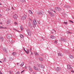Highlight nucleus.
<instances>
[{
	"mask_svg": "<svg viewBox=\"0 0 74 74\" xmlns=\"http://www.w3.org/2000/svg\"><path fill=\"white\" fill-rule=\"evenodd\" d=\"M58 56H62L61 53H58Z\"/></svg>",
	"mask_w": 74,
	"mask_h": 74,
	"instance_id": "2f4dec72",
	"label": "nucleus"
},
{
	"mask_svg": "<svg viewBox=\"0 0 74 74\" xmlns=\"http://www.w3.org/2000/svg\"><path fill=\"white\" fill-rule=\"evenodd\" d=\"M28 25H29V27H30V28H32V24H31V23H29Z\"/></svg>",
	"mask_w": 74,
	"mask_h": 74,
	"instance_id": "dca6fc26",
	"label": "nucleus"
},
{
	"mask_svg": "<svg viewBox=\"0 0 74 74\" xmlns=\"http://www.w3.org/2000/svg\"><path fill=\"white\" fill-rule=\"evenodd\" d=\"M39 60L40 61H42L43 60H44V59L43 58H41V57H40L39 58Z\"/></svg>",
	"mask_w": 74,
	"mask_h": 74,
	"instance_id": "412c9836",
	"label": "nucleus"
},
{
	"mask_svg": "<svg viewBox=\"0 0 74 74\" xmlns=\"http://www.w3.org/2000/svg\"><path fill=\"white\" fill-rule=\"evenodd\" d=\"M0 29H7V27H3L2 26H0Z\"/></svg>",
	"mask_w": 74,
	"mask_h": 74,
	"instance_id": "c85d7f7f",
	"label": "nucleus"
},
{
	"mask_svg": "<svg viewBox=\"0 0 74 74\" xmlns=\"http://www.w3.org/2000/svg\"><path fill=\"white\" fill-rule=\"evenodd\" d=\"M17 65H18L19 64V63H17Z\"/></svg>",
	"mask_w": 74,
	"mask_h": 74,
	"instance_id": "680f3d73",
	"label": "nucleus"
},
{
	"mask_svg": "<svg viewBox=\"0 0 74 74\" xmlns=\"http://www.w3.org/2000/svg\"><path fill=\"white\" fill-rule=\"evenodd\" d=\"M23 49L24 51L26 53L27 52V51L26 50H25V47H23Z\"/></svg>",
	"mask_w": 74,
	"mask_h": 74,
	"instance_id": "f704fd0d",
	"label": "nucleus"
},
{
	"mask_svg": "<svg viewBox=\"0 0 74 74\" xmlns=\"http://www.w3.org/2000/svg\"><path fill=\"white\" fill-rule=\"evenodd\" d=\"M16 74H19V72H17L16 73Z\"/></svg>",
	"mask_w": 74,
	"mask_h": 74,
	"instance_id": "49530a36",
	"label": "nucleus"
},
{
	"mask_svg": "<svg viewBox=\"0 0 74 74\" xmlns=\"http://www.w3.org/2000/svg\"><path fill=\"white\" fill-rule=\"evenodd\" d=\"M69 33H70V32H69V31H67L66 32V33H67V34H69Z\"/></svg>",
	"mask_w": 74,
	"mask_h": 74,
	"instance_id": "a19ab883",
	"label": "nucleus"
},
{
	"mask_svg": "<svg viewBox=\"0 0 74 74\" xmlns=\"http://www.w3.org/2000/svg\"><path fill=\"white\" fill-rule=\"evenodd\" d=\"M12 9H13V10H15V9H14V8L13 7H12Z\"/></svg>",
	"mask_w": 74,
	"mask_h": 74,
	"instance_id": "4d7b16f0",
	"label": "nucleus"
},
{
	"mask_svg": "<svg viewBox=\"0 0 74 74\" xmlns=\"http://www.w3.org/2000/svg\"><path fill=\"white\" fill-rule=\"evenodd\" d=\"M0 5H1V3H0Z\"/></svg>",
	"mask_w": 74,
	"mask_h": 74,
	"instance_id": "338daca9",
	"label": "nucleus"
},
{
	"mask_svg": "<svg viewBox=\"0 0 74 74\" xmlns=\"http://www.w3.org/2000/svg\"><path fill=\"white\" fill-rule=\"evenodd\" d=\"M13 30H15L16 31V32H18V31L16 30L15 29L13 28Z\"/></svg>",
	"mask_w": 74,
	"mask_h": 74,
	"instance_id": "c03bdc74",
	"label": "nucleus"
},
{
	"mask_svg": "<svg viewBox=\"0 0 74 74\" xmlns=\"http://www.w3.org/2000/svg\"><path fill=\"white\" fill-rule=\"evenodd\" d=\"M15 25H18V23H17V22H15V23H14Z\"/></svg>",
	"mask_w": 74,
	"mask_h": 74,
	"instance_id": "de8ad7c7",
	"label": "nucleus"
},
{
	"mask_svg": "<svg viewBox=\"0 0 74 74\" xmlns=\"http://www.w3.org/2000/svg\"><path fill=\"white\" fill-rule=\"evenodd\" d=\"M2 15L0 14V16H1Z\"/></svg>",
	"mask_w": 74,
	"mask_h": 74,
	"instance_id": "052dcab7",
	"label": "nucleus"
},
{
	"mask_svg": "<svg viewBox=\"0 0 74 74\" xmlns=\"http://www.w3.org/2000/svg\"><path fill=\"white\" fill-rule=\"evenodd\" d=\"M6 58H4L3 59V62H5L6 61Z\"/></svg>",
	"mask_w": 74,
	"mask_h": 74,
	"instance_id": "7c9ffc66",
	"label": "nucleus"
},
{
	"mask_svg": "<svg viewBox=\"0 0 74 74\" xmlns=\"http://www.w3.org/2000/svg\"><path fill=\"white\" fill-rule=\"evenodd\" d=\"M23 65H24V62H22V63L21 64V67H23Z\"/></svg>",
	"mask_w": 74,
	"mask_h": 74,
	"instance_id": "473e14b6",
	"label": "nucleus"
},
{
	"mask_svg": "<svg viewBox=\"0 0 74 74\" xmlns=\"http://www.w3.org/2000/svg\"><path fill=\"white\" fill-rule=\"evenodd\" d=\"M11 20L10 19H8V21H7V24H9V23H11Z\"/></svg>",
	"mask_w": 74,
	"mask_h": 74,
	"instance_id": "9d476101",
	"label": "nucleus"
},
{
	"mask_svg": "<svg viewBox=\"0 0 74 74\" xmlns=\"http://www.w3.org/2000/svg\"><path fill=\"white\" fill-rule=\"evenodd\" d=\"M31 55H33V53L32 52L31 53Z\"/></svg>",
	"mask_w": 74,
	"mask_h": 74,
	"instance_id": "603ef678",
	"label": "nucleus"
},
{
	"mask_svg": "<svg viewBox=\"0 0 74 74\" xmlns=\"http://www.w3.org/2000/svg\"><path fill=\"white\" fill-rule=\"evenodd\" d=\"M60 70H61V68L59 67L57 68L56 69V71H60Z\"/></svg>",
	"mask_w": 74,
	"mask_h": 74,
	"instance_id": "1a4fd4ad",
	"label": "nucleus"
},
{
	"mask_svg": "<svg viewBox=\"0 0 74 74\" xmlns=\"http://www.w3.org/2000/svg\"><path fill=\"white\" fill-rule=\"evenodd\" d=\"M69 33H70V34H72V32H69Z\"/></svg>",
	"mask_w": 74,
	"mask_h": 74,
	"instance_id": "13d9d810",
	"label": "nucleus"
},
{
	"mask_svg": "<svg viewBox=\"0 0 74 74\" xmlns=\"http://www.w3.org/2000/svg\"><path fill=\"white\" fill-rule=\"evenodd\" d=\"M9 73H10V74H12V73H11V71H9Z\"/></svg>",
	"mask_w": 74,
	"mask_h": 74,
	"instance_id": "79ce46f5",
	"label": "nucleus"
},
{
	"mask_svg": "<svg viewBox=\"0 0 74 74\" xmlns=\"http://www.w3.org/2000/svg\"><path fill=\"white\" fill-rule=\"evenodd\" d=\"M37 13L38 15H41L42 13H44V12L42 10H40V11L37 12Z\"/></svg>",
	"mask_w": 74,
	"mask_h": 74,
	"instance_id": "7ed1b4c3",
	"label": "nucleus"
},
{
	"mask_svg": "<svg viewBox=\"0 0 74 74\" xmlns=\"http://www.w3.org/2000/svg\"><path fill=\"white\" fill-rule=\"evenodd\" d=\"M61 40L62 41H64V42H66V40L64 39H63L62 38H61Z\"/></svg>",
	"mask_w": 74,
	"mask_h": 74,
	"instance_id": "f8f14e48",
	"label": "nucleus"
},
{
	"mask_svg": "<svg viewBox=\"0 0 74 74\" xmlns=\"http://www.w3.org/2000/svg\"><path fill=\"white\" fill-rule=\"evenodd\" d=\"M29 14H33V12H32V11L29 10Z\"/></svg>",
	"mask_w": 74,
	"mask_h": 74,
	"instance_id": "bb28decb",
	"label": "nucleus"
},
{
	"mask_svg": "<svg viewBox=\"0 0 74 74\" xmlns=\"http://www.w3.org/2000/svg\"><path fill=\"white\" fill-rule=\"evenodd\" d=\"M0 63H2V62H1V61H0Z\"/></svg>",
	"mask_w": 74,
	"mask_h": 74,
	"instance_id": "e2e57ef3",
	"label": "nucleus"
},
{
	"mask_svg": "<svg viewBox=\"0 0 74 74\" xmlns=\"http://www.w3.org/2000/svg\"><path fill=\"white\" fill-rule=\"evenodd\" d=\"M33 74H36V72H34L33 73Z\"/></svg>",
	"mask_w": 74,
	"mask_h": 74,
	"instance_id": "6e6d98bb",
	"label": "nucleus"
},
{
	"mask_svg": "<svg viewBox=\"0 0 74 74\" xmlns=\"http://www.w3.org/2000/svg\"><path fill=\"white\" fill-rule=\"evenodd\" d=\"M55 10L56 11H60V10H61V9H60L59 7H56L55 8Z\"/></svg>",
	"mask_w": 74,
	"mask_h": 74,
	"instance_id": "6e6552de",
	"label": "nucleus"
},
{
	"mask_svg": "<svg viewBox=\"0 0 74 74\" xmlns=\"http://www.w3.org/2000/svg\"><path fill=\"white\" fill-rule=\"evenodd\" d=\"M25 69H26V66H25Z\"/></svg>",
	"mask_w": 74,
	"mask_h": 74,
	"instance_id": "69168bd1",
	"label": "nucleus"
},
{
	"mask_svg": "<svg viewBox=\"0 0 74 74\" xmlns=\"http://www.w3.org/2000/svg\"><path fill=\"white\" fill-rule=\"evenodd\" d=\"M37 65L38 67H41V64H37Z\"/></svg>",
	"mask_w": 74,
	"mask_h": 74,
	"instance_id": "393cba45",
	"label": "nucleus"
},
{
	"mask_svg": "<svg viewBox=\"0 0 74 74\" xmlns=\"http://www.w3.org/2000/svg\"><path fill=\"white\" fill-rule=\"evenodd\" d=\"M54 44H58V41H57V40H55L54 41Z\"/></svg>",
	"mask_w": 74,
	"mask_h": 74,
	"instance_id": "72a5a7b5",
	"label": "nucleus"
},
{
	"mask_svg": "<svg viewBox=\"0 0 74 74\" xmlns=\"http://www.w3.org/2000/svg\"><path fill=\"white\" fill-rule=\"evenodd\" d=\"M21 2H26V1L25 0H21Z\"/></svg>",
	"mask_w": 74,
	"mask_h": 74,
	"instance_id": "c9c22d12",
	"label": "nucleus"
},
{
	"mask_svg": "<svg viewBox=\"0 0 74 74\" xmlns=\"http://www.w3.org/2000/svg\"><path fill=\"white\" fill-rule=\"evenodd\" d=\"M27 52H26V53H29V52H30V51H29V49H27Z\"/></svg>",
	"mask_w": 74,
	"mask_h": 74,
	"instance_id": "cd10ccee",
	"label": "nucleus"
},
{
	"mask_svg": "<svg viewBox=\"0 0 74 74\" xmlns=\"http://www.w3.org/2000/svg\"><path fill=\"white\" fill-rule=\"evenodd\" d=\"M20 28L21 30H23V26L22 25L21 26Z\"/></svg>",
	"mask_w": 74,
	"mask_h": 74,
	"instance_id": "c756f323",
	"label": "nucleus"
},
{
	"mask_svg": "<svg viewBox=\"0 0 74 74\" xmlns=\"http://www.w3.org/2000/svg\"><path fill=\"white\" fill-rule=\"evenodd\" d=\"M42 39H43V37H42Z\"/></svg>",
	"mask_w": 74,
	"mask_h": 74,
	"instance_id": "774afa93",
	"label": "nucleus"
},
{
	"mask_svg": "<svg viewBox=\"0 0 74 74\" xmlns=\"http://www.w3.org/2000/svg\"><path fill=\"white\" fill-rule=\"evenodd\" d=\"M26 31L28 36H30L31 35V31H30V30L29 29H27Z\"/></svg>",
	"mask_w": 74,
	"mask_h": 74,
	"instance_id": "f03ea898",
	"label": "nucleus"
},
{
	"mask_svg": "<svg viewBox=\"0 0 74 74\" xmlns=\"http://www.w3.org/2000/svg\"><path fill=\"white\" fill-rule=\"evenodd\" d=\"M50 37L51 38H52V39H55V37L51 35L50 36Z\"/></svg>",
	"mask_w": 74,
	"mask_h": 74,
	"instance_id": "a211bd4d",
	"label": "nucleus"
},
{
	"mask_svg": "<svg viewBox=\"0 0 74 74\" xmlns=\"http://www.w3.org/2000/svg\"><path fill=\"white\" fill-rule=\"evenodd\" d=\"M10 60H12V58H10Z\"/></svg>",
	"mask_w": 74,
	"mask_h": 74,
	"instance_id": "8fccbe9b",
	"label": "nucleus"
},
{
	"mask_svg": "<svg viewBox=\"0 0 74 74\" xmlns=\"http://www.w3.org/2000/svg\"><path fill=\"white\" fill-rule=\"evenodd\" d=\"M0 24H3V23H1L0 22Z\"/></svg>",
	"mask_w": 74,
	"mask_h": 74,
	"instance_id": "0e129e2a",
	"label": "nucleus"
},
{
	"mask_svg": "<svg viewBox=\"0 0 74 74\" xmlns=\"http://www.w3.org/2000/svg\"><path fill=\"white\" fill-rule=\"evenodd\" d=\"M33 68L35 70H37V71H38V68L37 67H36L35 66H34L33 67Z\"/></svg>",
	"mask_w": 74,
	"mask_h": 74,
	"instance_id": "ddd939ff",
	"label": "nucleus"
},
{
	"mask_svg": "<svg viewBox=\"0 0 74 74\" xmlns=\"http://www.w3.org/2000/svg\"><path fill=\"white\" fill-rule=\"evenodd\" d=\"M41 67H42V69H43V68H44V66H43V65H41Z\"/></svg>",
	"mask_w": 74,
	"mask_h": 74,
	"instance_id": "a18cd8bd",
	"label": "nucleus"
},
{
	"mask_svg": "<svg viewBox=\"0 0 74 74\" xmlns=\"http://www.w3.org/2000/svg\"><path fill=\"white\" fill-rule=\"evenodd\" d=\"M10 39H9V41L10 42H11V41H12V39H11L10 38Z\"/></svg>",
	"mask_w": 74,
	"mask_h": 74,
	"instance_id": "4c0bfd02",
	"label": "nucleus"
},
{
	"mask_svg": "<svg viewBox=\"0 0 74 74\" xmlns=\"http://www.w3.org/2000/svg\"><path fill=\"white\" fill-rule=\"evenodd\" d=\"M67 69L69 70H72L73 69L72 67H71L69 65H67Z\"/></svg>",
	"mask_w": 74,
	"mask_h": 74,
	"instance_id": "20e7f679",
	"label": "nucleus"
},
{
	"mask_svg": "<svg viewBox=\"0 0 74 74\" xmlns=\"http://www.w3.org/2000/svg\"><path fill=\"white\" fill-rule=\"evenodd\" d=\"M48 12L49 13V14H50L51 16H54V14H53V13H51L50 11H48Z\"/></svg>",
	"mask_w": 74,
	"mask_h": 74,
	"instance_id": "0eeeda50",
	"label": "nucleus"
},
{
	"mask_svg": "<svg viewBox=\"0 0 74 74\" xmlns=\"http://www.w3.org/2000/svg\"><path fill=\"white\" fill-rule=\"evenodd\" d=\"M3 51H4V52H5V53H7V50H6V49L4 47H3Z\"/></svg>",
	"mask_w": 74,
	"mask_h": 74,
	"instance_id": "9b49d317",
	"label": "nucleus"
},
{
	"mask_svg": "<svg viewBox=\"0 0 74 74\" xmlns=\"http://www.w3.org/2000/svg\"><path fill=\"white\" fill-rule=\"evenodd\" d=\"M71 70V72H72V73H74V71L73 70V69Z\"/></svg>",
	"mask_w": 74,
	"mask_h": 74,
	"instance_id": "ea45409f",
	"label": "nucleus"
},
{
	"mask_svg": "<svg viewBox=\"0 0 74 74\" xmlns=\"http://www.w3.org/2000/svg\"><path fill=\"white\" fill-rule=\"evenodd\" d=\"M49 10H51V11H53V12H54L56 13V11H55V10H53L51 8H50Z\"/></svg>",
	"mask_w": 74,
	"mask_h": 74,
	"instance_id": "aec40b11",
	"label": "nucleus"
},
{
	"mask_svg": "<svg viewBox=\"0 0 74 74\" xmlns=\"http://www.w3.org/2000/svg\"><path fill=\"white\" fill-rule=\"evenodd\" d=\"M32 48H30V51L31 52H32Z\"/></svg>",
	"mask_w": 74,
	"mask_h": 74,
	"instance_id": "09e8293b",
	"label": "nucleus"
},
{
	"mask_svg": "<svg viewBox=\"0 0 74 74\" xmlns=\"http://www.w3.org/2000/svg\"><path fill=\"white\" fill-rule=\"evenodd\" d=\"M7 10L8 11H9V10H10V9H7Z\"/></svg>",
	"mask_w": 74,
	"mask_h": 74,
	"instance_id": "864d4df0",
	"label": "nucleus"
},
{
	"mask_svg": "<svg viewBox=\"0 0 74 74\" xmlns=\"http://www.w3.org/2000/svg\"><path fill=\"white\" fill-rule=\"evenodd\" d=\"M25 71V70H24L23 71H22L21 72V73H23V72H24Z\"/></svg>",
	"mask_w": 74,
	"mask_h": 74,
	"instance_id": "37998d69",
	"label": "nucleus"
},
{
	"mask_svg": "<svg viewBox=\"0 0 74 74\" xmlns=\"http://www.w3.org/2000/svg\"><path fill=\"white\" fill-rule=\"evenodd\" d=\"M0 40L1 41H4V38H3V37L1 36H0Z\"/></svg>",
	"mask_w": 74,
	"mask_h": 74,
	"instance_id": "4468645a",
	"label": "nucleus"
},
{
	"mask_svg": "<svg viewBox=\"0 0 74 74\" xmlns=\"http://www.w3.org/2000/svg\"><path fill=\"white\" fill-rule=\"evenodd\" d=\"M37 24V22H36V20L34 19L32 22V25L34 27H35L36 26V24Z\"/></svg>",
	"mask_w": 74,
	"mask_h": 74,
	"instance_id": "f257e3e1",
	"label": "nucleus"
},
{
	"mask_svg": "<svg viewBox=\"0 0 74 74\" xmlns=\"http://www.w3.org/2000/svg\"><path fill=\"white\" fill-rule=\"evenodd\" d=\"M38 23H39V24H40V23H41L40 22V21H38Z\"/></svg>",
	"mask_w": 74,
	"mask_h": 74,
	"instance_id": "3c124183",
	"label": "nucleus"
},
{
	"mask_svg": "<svg viewBox=\"0 0 74 74\" xmlns=\"http://www.w3.org/2000/svg\"><path fill=\"white\" fill-rule=\"evenodd\" d=\"M20 37L21 38H23L24 36L23 35L21 34L20 35Z\"/></svg>",
	"mask_w": 74,
	"mask_h": 74,
	"instance_id": "5701e85b",
	"label": "nucleus"
},
{
	"mask_svg": "<svg viewBox=\"0 0 74 74\" xmlns=\"http://www.w3.org/2000/svg\"><path fill=\"white\" fill-rule=\"evenodd\" d=\"M0 74H3V73H1V71H0Z\"/></svg>",
	"mask_w": 74,
	"mask_h": 74,
	"instance_id": "5fc2aeb1",
	"label": "nucleus"
},
{
	"mask_svg": "<svg viewBox=\"0 0 74 74\" xmlns=\"http://www.w3.org/2000/svg\"><path fill=\"white\" fill-rule=\"evenodd\" d=\"M7 38H9V39H10L12 37V35L11 34H8L7 35Z\"/></svg>",
	"mask_w": 74,
	"mask_h": 74,
	"instance_id": "423d86ee",
	"label": "nucleus"
},
{
	"mask_svg": "<svg viewBox=\"0 0 74 74\" xmlns=\"http://www.w3.org/2000/svg\"><path fill=\"white\" fill-rule=\"evenodd\" d=\"M51 33H52V34H53V32H51Z\"/></svg>",
	"mask_w": 74,
	"mask_h": 74,
	"instance_id": "bf43d9fd",
	"label": "nucleus"
},
{
	"mask_svg": "<svg viewBox=\"0 0 74 74\" xmlns=\"http://www.w3.org/2000/svg\"><path fill=\"white\" fill-rule=\"evenodd\" d=\"M34 54H35V55H36V56H38L39 54H38V53H37V52L34 51Z\"/></svg>",
	"mask_w": 74,
	"mask_h": 74,
	"instance_id": "6ab92c4d",
	"label": "nucleus"
},
{
	"mask_svg": "<svg viewBox=\"0 0 74 74\" xmlns=\"http://www.w3.org/2000/svg\"><path fill=\"white\" fill-rule=\"evenodd\" d=\"M13 17L15 19H16L18 18V15L16 14H14L13 15Z\"/></svg>",
	"mask_w": 74,
	"mask_h": 74,
	"instance_id": "39448f33",
	"label": "nucleus"
},
{
	"mask_svg": "<svg viewBox=\"0 0 74 74\" xmlns=\"http://www.w3.org/2000/svg\"><path fill=\"white\" fill-rule=\"evenodd\" d=\"M64 24H65V25H67V23H67V22H64Z\"/></svg>",
	"mask_w": 74,
	"mask_h": 74,
	"instance_id": "e433bc0d",
	"label": "nucleus"
},
{
	"mask_svg": "<svg viewBox=\"0 0 74 74\" xmlns=\"http://www.w3.org/2000/svg\"><path fill=\"white\" fill-rule=\"evenodd\" d=\"M26 18V15H24L22 17V19L23 20L25 19Z\"/></svg>",
	"mask_w": 74,
	"mask_h": 74,
	"instance_id": "2eb2a0df",
	"label": "nucleus"
},
{
	"mask_svg": "<svg viewBox=\"0 0 74 74\" xmlns=\"http://www.w3.org/2000/svg\"><path fill=\"white\" fill-rule=\"evenodd\" d=\"M12 54L13 55H14V56H16V53L15 52H14L12 53Z\"/></svg>",
	"mask_w": 74,
	"mask_h": 74,
	"instance_id": "4be33fe9",
	"label": "nucleus"
},
{
	"mask_svg": "<svg viewBox=\"0 0 74 74\" xmlns=\"http://www.w3.org/2000/svg\"><path fill=\"white\" fill-rule=\"evenodd\" d=\"M69 57L70 59H73V56L72 55H70L69 56Z\"/></svg>",
	"mask_w": 74,
	"mask_h": 74,
	"instance_id": "b1692460",
	"label": "nucleus"
},
{
	"mask_svg": "<svg viewBox=\"0 0 74 74\" xmlns=\"http://www.w3.org/2000/svg\"><path fill=\"white\" fill-rule=\"evenodd\" d=\"M69 22H71V23H74V22H73V21L71 20H69Z\"/></svg>",
	"mask_w": 74,
	"mask_h": 74,
	"instance_id": "58836bf2",
	"label": "nucleus"
},
{
	"mask_svg": "<svg viewBox=\"0 0 74 74\" xmlns=\"http://www.w3.org/2000/svg\"><path fill=\"white\" fill-rule=\"evenodd\" d=\"M29 70L31 71H32V68H31V66H29Z\"/></svg>",
	"mask_w": 74,
	"mask_h": 74,
	"instance_id": "a878e982",
	"label": "nucleus"
},
{
	"mask_svg": "<svg viewBox=\"0 0 74 74\" xmlns=\"http://www.w3.org/2000/svg\"><path fill=\"white\" fill-rule=\"evenodd\" d=\"M65 7V8H71V6L68 5H66Z\"/></svg>",
	"mask_w": 74,
	"mask_h": 74,
	"instance_id": "f3484780",
	"label": "nucleus"
}]
</instances>
